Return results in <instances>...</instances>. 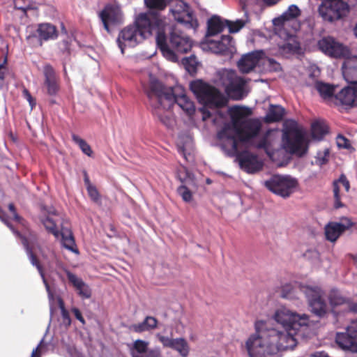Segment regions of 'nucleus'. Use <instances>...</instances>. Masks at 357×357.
Instances as JSON below:
<instances>
[{"instance_id": "f257e3e1", "label": "nucleus", "mask_w": 357, "mask_h": 357, "mask_svg": "<svg viewBox=\"0 0 357 357\" xmlns=\"http://www.w3.org/2000/svg\"><path fill=\"white\" fill-rule=\"evenodd\" d=\"M273 317L284 330L271 327L265 321H257L255 324L256 333L245 342L249 357H265L280 351L293 349L297 343L295 335L301 327L309 324L307 314H299L285 307L276 310Z\"/></svg>"}, {"instance_id": "f03ea898", "label": "nucleus", "mask_w": 357, "mask_h": 357, "mask_svg": "<svg viewBox=\"0 0 357 357\" xmlns=\"http://www.w3.org/2000/svg\"><path fill=\"white\" fill-rule=\"evenodd\" d=\"M261 129V123L257 119H245L241 121L233 119L231 122L224 125L217 136L220 142L221 149L229 157L236 155L239 144L245 143L257 149H264L272 158L273 153L268 135L257 140Z\"/></svg>"}, {"instance_id": "7ed1b4c3", "label": "nucleus", "mask_w": 357, "mask_h": 357, "mask_svg": "<svg viewBox=\"0 0 357 357\" xmlns=\"http://www.w3.org/2000/svg\"><path fill=\"white\" fill-rule=\"evenodd\" d=\"M146 95L153 114L168 128L175 124L174 118L169 111L175 103L189 116L195 112L194 102L187 96L185 89L181 85L167 88L158 79H152Z\"/></svg>"}, {"instance_id": "20e7f679", "label": "nucleus", "mask_w": 357, "mask_h": 357, "mask_svg": "<svg viewBox=\"0 0 357 357\" xmlns=\"http://www.w3.org/2000/svg\"><path fill=\"white\" fill-rule=\"evenodd\" d=\"M165 24L158 16L152 13H140L132 24L124 27L119 33L116 43L122 54L126 47H134L152 34L155 28Z\"/></svg>"}, {"instance_id": "39448f33", "label": "nucleus", "mask_w": 357, "mask_h": 357, "mask_svg": "<svg viewBox=\"0 0 357 357\" xmlns=\"http://www.w3.org/2000/svg\"><path fill=\"white\" fill-rule=\"evenodd\" d=\"M155 40L162 56L172 62L178 61L180 56L190 52L192 46L189 36L176 27L172 29L168 37L164 31L158 30Z\"/></svg>"}, {"instance_id": "423d86ee", "label": "nucleus", "mask_w": 357, "mask_h": 357, "mask_svg": "<svg viewBox=\"0 0 357 357\" xmlns=\"http://www.w3.org/2000/svg\"><path fill=\"white\" fill-rule=\"evenodd\" d=\"M217 84L235 100H241L248 93L247 81L238 76L233 70L222 69L218 73Z\"/></svg>"}, {"instance_id": "0eeeda50", "label": "nucleus", "mask_w": 357, "mask_h": 357, "mask_svg": "<svg viewBox=\"0 0 357 357\" xmlns=\"http://www.w3.org/2000/svg\"><path fill=\"white\" fill-rule=\"evenodd\" d=\"M190 88L198 100L204 106L210 108H220L226 104V99L219 91L202 80L192 82Z\"/></svg>"}, {"instance_id": "6e6552de", "label": "nucleus", "mask_w": 357, "mask_h": 357, "mask_svg": "<svg viewBox=\"0 0 357 357\" xmlns=\"http://www.w3.org/2000/svg\"><path fill=\"white\" fill-rule=\"evenodd\" d=\"M286 130L282 137V144L286 151L301 157L307 151V141L305 134L296 128V123Z\"/></svg>"}, {"instance_id": "1a4fd4ad", "label": "nucleus", "mask_w": 357, "mask_h": 357, "mask_svg": "<svg viewBox=\"0 0 357 357\" xmlns=\"http://www.w3.org/2000/svg\"><path fill=\"white\" fill-rule=\"evenodd\" d=\"M300 291L307 299L312 312L319 317H323L327 312V304L324 299V291L318 286L298 284Z\"/></svg>"}, {"instance_id": "9d476101", "label": "nucleus", "mask_w": 357, "mask_h": 357, "mask_svg": "<svg viewBox=\"0 0 357 357\" xmlns=\"http://www.w3.org/2000/svg\"><path fill=\"white\" fill-rule=\"evenodd\" d=\"M297 185V180L289 175L275 174L264 181V185L270 191L284 198L289 197Z\"/></svg>"}, {"instance_id": "9b49d317", "label": "nucleus", "mask_w": 357, "mask_h": 357, "mask_svg": "<svg viewBox=\"0 0 357 357\" xmlns=\"http://www.w3.org/2000/svg\"><path fill=\"white\" fill-rule=\"evenodd\" d=\"M0 219L1 220L2 222H3L10 228V229L13 232L14 234H15L17 237L20 238V239L22 241V243L24 245V248L26 250V255L29 257V259L31 264L33 266L36 267V268L38 269V271L42 278L43 282L45 286V289L48 294V298L50 300V303L53 302V301L54 299V294L52 292V291L50 289V287L45 277L43 267L40 265V264L39 263L38 260L37 259L36 255H34V254L33 252L32 248L30 246L29 240L25 236L21 235L17 231L15 230V229L13 227L12 225L9 222L8 219L6 217L5 215H0Z\"/></svg>"}, {"instance_id": "f8f14e48", "label": "nucleus", "mask_w": 357, "mask_h": 357, "mask_svg": "<svg viewBox=\"0 0 357 357\" xmlns=\"http://www.w3.org/2000/svg\"><path fill=\"white\" fill-rule=\"evenodd\" d=\"M319 11L325 20L333 22L346 15L349 6L344 0H321Z\"/></svg>"}, {"instance_id": "ddd939ff", "label": "nucleus", "mask_w": 357, "mask_h": 357, "mask_svg": "<svg viewBox=\"0 0 357 357\" xmlns=\"http://www.w3.org/2000/svg\"><path fill=\"white\" fill-rule=\"evenodd\" d=\"M335 342L344 351L357 353V319L352 321L344 332L336 333Z\"/></svg>"}, {"instance_id": "4468645a", "label": "nucleus", "mask_w": 357, "mask_h": 357, "mask_svg": "<svg viewBox=\"0 0 357 357\" xmlns=\"http://www.w3.org/2000/svg\"><path fill=\"white\" fill-rule=\"evenodd\" d=\"M328 300L333 314L337 317L340 314L336 311V308L339 306H345L344 313L357 314V301H354L350 297L344 296L337 289L334 288L330 291Z\"/></svg>"}, {"instance_id": "2eb2a0df", "label": "nucleus", "mask_w": 357, "mask_h": 357, "mask_svg": "<svg viewBox=\"0 0 357 357\" xmlns=\"http://www.w3.org/2000/svg\"><path fill=\"white\" fill-rule=\"evenodd\" d=\"M317 46L321 52L332 58H348L351 55L348 47L330 36L320 39Z\"/></svg>"}, {"instance_id": "dca6fc26", "label": "nucleus", "mask_w": 357, "mask_h": 357, "mask_svg": "<svg viewBox=\"0 0 357 357\" xmlns=\"http://www.w3.org/2000/svg\"><path fill=\"white\" fill-rule=\"evenodd\" d=\"M98 16L104 29L111 32V28L123 23L124 17L121 8L116 4H107L99 13Z\"/></svg>"}, {"instance_id": "f3484780", "label": "nucleus", "mask_w": 357, "mask_h": 357, "mask_svg": "<svg viewBox=\"0 0 357 357\" xmlns=\"http://www.w3.org/2000/svg\"><path fill=\"white\" fill-rule=\"evenodd\" d=\"M203 50H208L211 52L225 56H231L235 52L234 41L229 36H222L219 40L207 39L202 43Z\"/></svg>"}, {"instance_id": "a211bd4d", "label": "nucleus", "mask_w": 357, "mask_h": 357, "mask_svg": "<svg viewBox=\"0 0 357 357\" xmlns=\"http://www.w3.org/2000/svg\"><path fill=\"white\" fill-rule=\"evenodd\" d=\"M174 19L188 29H196L198 22L189 10L188 5L183 0H177L174 8H170Z\"/></svg>"}, {"instance_id": "6ab92c4d", "label": "nucleus", "mask_w": 357, "mask_h": 357, "mask_svg": "<svg viewBox=\"0 0 357 357\" xmlns=\"http://www.w3.org/2000/svg\"><path fill=\"white\" fill-rule=\"evenodd\" d=\"M234 156H236L241 168L248 174H255L263 167V162L257 155L248 151L242 153L238 151Z\"/></svg>"}, {"instance_id": "aec40b11", "label": "nucleus", "mask_w": 357, "mask_h": 357, "mask_svg": "<svg viewBox=\"0 0 357 357\" xmlns=\"http://www.w3.org/2000/svg\"><path fill=\"white\" fill-rule=\"evenodd\" d=\"M155 337L164 347L171 348L176 351L183 357L188 356L190 347L184 338H172V337L165 336L162 333H157Z\"/></svg>"}, {"instance_id": "412c9836", "label": "nucleus", "mask_w": 357, "mask_h": 357, "mask_svg": "<svg viewBox=\"0 0 357 357\" xmlns=\"http://www.w3.org/2000/svg\"><path fill=\"white\" fill-rule=\"evenodd\" d=\"M335 104L346 109L357 107V86H348L335 95Z\"/></svg>"}, {"instance_id": "4be33fe9", "label": "nucleus", "mask_w": 357, "mask_h": 357, "mask_svg": "<svg viewBox=\"0 0 357 357\" xmlns=\"http://www.w3.org/2000/svg\"><path fill=\"white\" fill-rule=\"evenodd\" d=\"M56 216H58V214L53 207L41 206L39 215L40 222L48 232L52 234L55 237H59V231L56 226V220L55 219Z\"/></svg>"}, {"instance_id": "5701e85b", "label": "nucleus", "mask_w": 357, "mask_h": 357, "mask_svg": "<svg viewBox=\"0 0 357 357\" xmlns=\"http://www.w3.org/2000/svg\"><path fill=\"white\" fill-rule=\"evenodd\" d=\"M264 55L263 50L253 51L244 54L238 62L239 70L243 73L252 70Z\"/></svg>"}, {"instance_id": "b1692460", "label": "nucleus", "mask_w": 357, "mask_h": 357, "mask_svg": "<svg viewBox=\"0 0 357 357\" xmlns=\"http://www.w3.org/2000/svg\"><path fill=\"white\" fill-rule=\"evenodd\" d=\"M64 271L68 279L69 282L76 290L77 294L82 299H88L91 296V289L84 280L70 272L68 269L64 268Z\"/></svg>"}, {"instance_id": "393cba45", "label": "nucleus", "mask_w": 357, "mask_h": 357, "mask_svg": "<svg viewBox=\"0 0 357 357\" xmlns=\"http://www.w3.org/2000/svg\"><path fill=\"white\" fill-rule=\"evenodd\" d=\"M43 73L45 76L44 84L47 93L50 96H55L59 91V84L54 68L50 64H47L44 66Z\"/></svg>"}, {"instance_id": "a878e982", "label": "nucleus", "mask_w": 357, "mask_h": 357, "mask_svg": "<svg viewBox=\"0 0 357 357\" xmlns=\"http://www.w3.org/2000/svg\"><path fill=\"white\" fill-rule=\"evenodd\" d=\"M342 70L344 78L348 83L357 84V57L345 58Z\"/></svg>"}, {"instance_id": "bb28decb", "label": "nucleus", "mask_w": 357, "mask_h": 357, "mask_svg": "<svg viewBox=\"0 0 357 357\" xmlns=\"http://www.w3.org/2000/svg\"><path fill=\"white\" fill-rule=\"evenodd\" d=\"M36 34L40 45H42L43 41L54 40L58 36L56 28L50 23L39 24Z\"/></svg>"}, {"instance_id": "cd10ccee", "label": "nucleus", "mask_w": 357, "mask_h": 357, "mask_svg": "<svg viewBox=\"0 0 357 357\" xmlns=\"http://www.w3.org/2000/svg\"><path fill=\"white\" fill-rule=\"evenodd\" d=\"M158 321L155 317L146 316L142 321L130 325L129 330L137 333L152 332L158 328Z\"/></svg>"}, {"instance_id": "c85d7f7f", "label": "nucleus", "mask_w": 357, "mask_h": 357, "mask_svg": "<svg viewBox=\"0 0 357 357\" xmlns=\"http://www.w3.org/2000/svg\"><path fill=\"white\" fill-rule=\"evenodd\" d=\"M314 88L324 101L335 103L334 85L323 82H316Z\"/></svg>"}, {"instance_id": "c756f323", "label": "nucleus", "mask_w": 357, "mask_h": 357, "mask_svg": "<svg viewBox=\"0 0 357 357\" xmlns=\"http://www.w3.org/2000/svg\"><path fill=\"white\" fill-rule=\"evenodd\" d=\"M278 50L279 53L285 57L293 54H301L303 53L299 42L294 38H291L284 44L280 45Z\"/></svg>"}, {"instance_id": "7c9ffc66", "label": "nucleus", "mask_w": 357, "mask_h": 357, "mask_svg": "<svg viewBox=\"0 0 357 357\" xmlns=\"http://www.w3.org/2000/svg\"><path fill=\"white\" fill-rule=\"evenodd\" d=\"M346 227L338 222H329L325 227V235L327 240L335 242L345 230Z\"/></svg>"}, {"instance_id": "2f4dec72", "label": "nucleus", "mask_w": 357, "mask_h": 357, "mask_svg": "<svg viewBox=\"0 0 357 357\" xmlns=\"http://www.w3.org/2000/svg\"><path fill=\"white\" fill-rule=\"evenodd\" d=\"M226 20L216 15L210 18L208 21L207 36H214L222 31L227 27Z\"/></svg>"}, {"instance_id": "473e14b6", "label": "nucleus", "mask_w": 357, "mask_h": 357, "mask_svg": "<svg viewBox=\"0 0 357 357\" xmlns=\"http://www.w3.org/2000/svg\"><path fill=\"white\" fill-rule=\"evenodd\" d=\"M301 15V10L299 9V8L293 4V5H291L288 9L282 13V15L278 17V18H275L273 22L274 23L276 24V22H278V24L279 23H281V24H284L285 22H288V21H291V20H293L296 18H297L299 15Z\"/></svg>"}, {"instance_id": "72a5a7b5", "label": "nucleus", "mask_w": 357, "mask_h": 357, "mask_svg": "<svg viewBox=\"0 0 357 357\" xmlns=\"http://www.w3.org/2000/svg\"><path fill=\"white\" fill-rule=\"evenodd\" d=\"M61 235L63 246L73 252L78 253V250L75 248V243L72 232L68 229H63Z\"/></svg>"}, {"instance_id": "f704fd0d", "label": "nucleus", "mask_w": 357, "mask_h": 357, "mask_svg": "<svg viewBox=\"0 0 357 357\" xmlns=\"http://www.w3.org/2000/svg\"><path fill=\"white\" fill-rule=\"evenodd\" d=\"M284 116V109L280 105H271L266 116L268 122H278Z\"/></svg>"}, {"instance_id": "c9c22d12", "label": "nucleus", "mask_w": 357, "mask_h": 357, "mask_svg": "<svg viewBox=\"0 0 357 357\" xmlns=\"http://www.w3.org/2000/svg\"><path fill=\"white\" fill-rule=\"evenodd\" d=\"M149 342L142 340H135L130 347V354L132 357H142L148 350Z\"/></svg>"}, {"instance_id": "e433bc0d", "label": "nucleus", "mask_w": 357, "mask_h": 357, "mask_svg": "<svg viewBox=\"0 0 357 357\" xmlns=\"http://www.w3.org/2000/svg\"><path fill=\"white\" fill-rule=\"evenodd\" d=\"M327 132L326 125L320 121L314 122L311 127L312 137L317 140H321Z\"/></svg>"}, {"instance_id": "4c0bfd02", "label": "nucleus", "mask_w": 357, "mask_h": 357, "mask_svg": "<svg viewBox=\"0 0 357 357\" xmlns=\"http://www.w3.org/2000/svg\"><path fill=\"white\" fill-rule=\"evenodd\" d=\"M245 19H239L236 21L226 20L227 27L229 29V33H237L248 22V17L247 13H245Z\"/></svg>"}, {"instance_id": "58836bf2", "label": "nucleus", "mask_w": 357, "mask_h": 357, "mask_svg": "<svg viewBox=\"0 0 357 357\" xmlns=\"http://www.w3.org/2000/svg\"><path fill=\"white\" fill-rule=\"evenodd\" d=\"M73 141L77 144L82 151L86 155L91 157L93 155V151L90 145L83 139L75 134L72 135Z\"/></svg>"}, {"instance_id": "ea45409f", "label": "nucleus", "mask_w": 357, "mask_h": 357, "mask_svg": "<svg viewBox=\"0 0 357 357\" xmlns=\"http://www.w3.org/2000/svg\"><path fill=\"white\" fill-rule=\"evenodd\" d=\"M144 1L146 8L157 11L165 10L168 3L167 0H144Z\"/></svg>"}, {"instance_id": "a19ab883", "label": "nucleus", "mask_w": 357, "mask_h": 357, "mask_svg": "<svg viewBox=\"0 0 357 357\" xmlns=\"http://www.w3.org/2000/svg\"><path fill=\"white\" fill-rule=\"evenodd\" d=\"M59 49V54L63 60V70L66 71V61L68 59L70 54V44L68 40H63L58 44Z\"/></svg>"}, {"instance_id": "79ce46f5", "label": "nucleus", "mask_w": 357, "mask_h": 357, "mask_svg": "<svg viewBox=\"0 0 357 357\" xmlns=\"http://www.w3.org/2000/svg\"><path fill=\"white\" fill-rule=\"evenodd\" d=\"M182 185L177 188L178 194L182 197L185 202H190L192 199V194L191 191L185 185L184 181L181 179Z\"/></svg>"}, {"instance_id": "37998d69", "label": "nucleus", "mask_w": 357, "mask_h": 357, "mask_svg": "<svg viewBox=\"0 0 357 357\" xmlns=\"http://www.w3.org/2000/svg\"><path fill=\"white\" fill-rule=\"evenodd\" d=\"M182 63L190 73L196 72L197 61L195 56L185 57L182 59Z\"/></svg>"}, {"instance_id": "c03bdc74", "label": "nucleus", "mask_w": 357, "mask_h": 357, "mask_svg": "<svg viewBox=\"0 0 357 357\" xmlns=\"http://www.w3.org/2000/svg\"><path fill=\"white\" fill-rule=\"evenodd\" d=\"M340 183L339 179L334 181L333 183V190L335 199L334 206L336 208H339L342 206V204L340 202Z\"/></svg>"}, {"instance_id": "a18cd8bd", "label": "nucleus", "mask_w": 357, "mask_h": 357, "mask_svg": "<svg viewBox=\"0 0 357 357\" xmlns=\"http://www.w3.org/2000/svg\"><path fill=\"white\" fill-rule=\"evenodd\" d=\"M320 70L317 67L312 68V71L309 74L308 80L306 81L307 85L313 84L315 86V82H319L317 77L319 76Z\"/></svg>"}, {"instance_id": "49530a36", "label": "nucleus", "mask_w": 357, "mask_h": 357, "mask_svg": "<svg viewBox=\"0 0 357 357\" xmlns=\"http://www.w3.org/2000/svg\"><path fill=\"white\" fill-rule=\"evenodd\" d=\"M88 194L90 198L96 203L100 202V195L96 187L89 185L87 187Z\"/></svg>"}, {"instance_id": "de8ad7c7", "label": "nucleus", "mask_w": 357, "mask_h": 357, "mask_svg": "<svg viewBox=\"0 0 357 357\" xmlns=\"http://www.w3.org/2000/svg\"><path fill=\"white\" fill-rule=\"evenodd\" d=\"M14 6L16 9L21 10L24 12H26L28 9H31L27 0H14Z\"/></svg>"}, {"instance_id": "09e8293b", "label": "nucleus", "mask_w": 357, "mask_h": 357, "mask_svg": "<svg viewBox=\"0 0 357 357\" xmlns=\"http://www.w3.org/2000/svg\"><path fill=\"white\" fill-rule=\"evenodd\" d=\"M266 65L268 66L270 70L276 72L281 70L280 64L278 62H277L274 59L268 58L267 59Z\"/></svg>"}, {"instance_id": "8fccbe9b", "label": "nucleus", "mask_w": 357, "mask_h": 357, "mask_svg": "<svg viewBox=\"0 0 357 357\" xmlns=\"http://www.w3.org/2000/svg\"><path fill=\"white\" fill-rule=\"evenodd\" d=\"M293 290L292 285L291 284H286L282 288L281 296L285 298H289L291 297V291Z\"/></svg>"}, {"instance_id": "3c124183", "label": "nucleus", "mask_w": 357, "mask_h": 357, "mask_svg": "<svg viewBox=\"0 0 357 357\" xmlns=\"http://www.w3.org/2000/svg\"><path fill=\"white\" fill-rule=\"evenodd\" d=\"M328 154H329V152H328V150H327V149L325 150L323 155L321 153H319L316 158L317 162L321 166L326 164L328 161L327 156L328 155Z\"/></svg>"}, {"instance_id": "603ef678", "label": "nucleus", "mask_w": 357, "mask_h": 357, "mask_svg": "<svg viewBox=\"0 0 357 357\" xmlns=\"http://www.w3.org/2000/svg\"><path fill=\"white\" fill-rule=\"evenodd\" d=\"M160 350L158 348L148 349L142 357H160Z\"/></svg>"}, {"instance_id": "864d4df0", "label": "nucleus", "mask_w": 357, "mask_h": 357, "mask_svg": "<svg viewBox=\"0 0 357 357\" xmlns=\"http://www.w3.org/2000/svg\"><path fill=\"white\" fill-rule=\"evenodd\" d=\"M337 144L340 148L347 149L349 146V142L344 136L340 135L337 138Z\"/></svg>"}, {"instance_id": "5fc2aeb1", "label": "nucleus", "mask_w": 357, "mask_h": 357, "mask_svg": "<svg viewBox=\"0 0 357 357\" xmlns=\"http://www.w3.org/2000/svg\"><path fill=\"white\" fill-rule=\"evenodd\" d=\"M23 95H24V98L29 102V103L31 105V107L32 109L35 106L36 102H35L34 99L32 98L31 93L26 89H24L23 90Z\"/></svg>"}, {"instance_id": "6e6d98bb", "label": "nucleus", "mask_w": 357, "mask_h": 357, "mask_svg": "<svg viewBox=\"0 0 357 357\" xmlns=\"http://www.w3.org/2000/svg\"><path fill=\"white\" fill-rule=\"evenodd\" d=\"M339 181H340V184H342L344 187L345 190L347 192H348L350 188V185H349V181L347 180V177L344 174H342L340 176Z\"/></svg>"}, {"instance_id": "4d7b16f0", "label": "nucleus", "mask_w": 357, "mask_h": 357, "mask_svg": "<svg viewBox=\"0 0 357 357\" xmlns=\"http://www.w3.org/2000/svg\"><path fill=\"white\" fill-rule=\"evenodd\" d=\"M8 209L12 213L13 219L17 222H20L21 217L17 214L13 204H9Z\"/></svg>"}, {"instance_id": "13d9d810", "label": "nucleus", "mask_w": 357, "mask_h": 357, "mask_svg": "<svg viewBox=\"0 0 357 357\" xmlns=\"http://www.w3.org/2000/svg\"><path fill=\"white\" fill-rule=\"evenodd\" d=\"M71 310H72L73 313L74 314L75 318L77 320H79L82 324H85V320L83 318V317H82L80 311L79 310V309H77V307H73Z\"/></svg>"}, {"instance_id": "bf43d9fd", "label": "nucleus", "mask_w": 357, "mask_h": 357, "mask_svg": "<svg viewBox=\"0 0 357 357\" xmlns=\"http://www.w3.org/2000/svg\"><path fill=\"white\" fill-rule=\"evenodd\" d=\"M61 313L63 322L67 325H70L71 320L68 312L66 310H63Z\"/></svg>"}, {"instance_id": "052dcab7", "label": "nucleus", "mask_w": 357, "mask_h": 357, "mask_svg": "<svg viewBox=\"0 0 357 357\" xmlns=\"http://www.w3.org/2000/svg\"><path fill=\"white\" fill-rule=\"evenodd\" d=\"M7 59L6 58L4 59L3 63H0V84L3 82L4 78H5V63H6Z\"/></svg>"}, {"instance_id": "680f3d73", "label": "nucleus", "mask_w": 357, "mask_h": 357, "mask_svg": "<svg viewBox=\"0 0 357 357\" xmlns=\"http://www.w3.org/2000/svg\"><path fill=\"white\" fill-rule=\"evenodd\" d=\"M200 111L202 113V120L206 121L208 119L211 118L212 116V114L210 111H208L206 108L203 107L200 109Z\"/></svg>"}, {"instance_id": "e2e57ef3", "label": "nucleus", "mask_w": 357, "mask_h": 357, "mask_svg": "<svg viewBox=\"0 0 357 357\" xmlns=\"http://www.w3.org/2000/svg\"><path fill=\"white\" fill-rule=\"evenodd\" d=\"M43 341L44 339L43 338L38 344V346L36 347V348L33 350L31 357H40V354H37V351L39 349V348L42 346Z\"/></svg>"}, {"instance_id": "0e129e2a", "label": "nucleus", "mask_w": 357, "mask_h": 357, "mask_svg": "<svg viewBox=\"0 0 357 357\" xmlns=\"http://www.w3.org/2000/svg\"><path fill=\"white\" fill-rule=\"evenodd\" d=\"M58 304H59V307L61 310V312H62L63 310H66L63 301L60 297L58 298Z\"/></svg>"}, {"instance_id": "69168bd1", "label": "nucleus", "mask_w": 357, "mask_h": 357, "mask_svg": "<svg viewBox=\"0 0 357 357\" xmlns=\"http://www.w3.org/2000/svg\"><path fill=\"white\" fill-rule=\"evenodd\" d=\"M179 151L186 158V148L185 146H183L180 148Z\"/></svg>"}, {"instance_id": "338daca9", "label": "nucleus", "mask_w": 357, "mask_h": 357, "mask_svg": "<svg viewBox=\"0 0 357 357\" xmlns=\"http://www.w3.org/2000/svg\"><path fill=\"white\" fill-rule=\"evenodd\" d=\"M268 5H273L278 2V0H264Z\"/></svg>"}, {"instance_id": "774afa93", "label": "nucleus", "mask_w": 357, "mask_h": 357, "mask_svg": "<svg viewBox=\"0 0 357 357\" xmlns=\"http://www.w3.org/2000/svg\"><path fill=\"white\" fill-rule=\"evenodd\" d=\"M310 357H328V356L326 355L322 354L321 353H317V354L312 355Z\"/></svg>"}]
</instances>
